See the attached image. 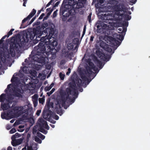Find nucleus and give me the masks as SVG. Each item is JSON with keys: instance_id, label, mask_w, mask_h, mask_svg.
Instances as JSON below:
<instances>
[{"instance_id": "f257e3e1", "label": "nucleus", "mask_w": 150, "mask_h": 150, "mask_svg": "<svg viewBox=\"0 0 150 150\" xmlns=\"http://www.w3.org/2000/svg\"><path fill=\"white\" fill-rule=\"evenodd\" d=\"M47 23H45L43 24L40 28H38L36 29L33 30V36L30 35V37L31 39H34L36 36V40L37 41H41L44 43L43 45H48L47 48L49 49L47 52H45L44 50H42L41 52L35 55L32 57L31 59H33V63L29 64V68L25 67L20 70L21 72L22 71L23 73L28 74L29 73L31 75V83L29 82V84H36L38 82V79L41 80H44L46 78V74L49 72V70H45L44 71L39 74L38 77L36 75V71L33 69L38 70L41 69L42 66L41 65L38 64L37 63L45 64L48 63V58L51 59H54L56 57L55 54H52V51H56L53 47L57 45V42L55 39L52 36L53 29L49 28L46 27H47Z\"/></svg>"}, {"instance_id": "f03ea898", "label": "nucleus", "mask_w": 150, "mask_h": 150, "mask_svg": "<svg viewBox=\"0 0 150 150\" xmlns=\"http://www.w3.org/2000/svg\"><path fill=\"white\" fill-rule=\"evenodd\" d=\"M87 85H69V87L67 88L65 90L61 89L59 91V95L57 98V103L59 108H61V105L62 106H64L67 100L68 99H70L69 95H71L73 96L71 102L74 103L75 99L78 96V91L82 92L83 90L82 87L85 88Z\"/></svg>"}, {"instance_id": "7ed1b4c3", "label": "nucleus", "mask_w": 150, "mask_h": 150, "mask_svg": "<svg viewBox=\"0 0 150 150\" xmlns=\"http://www.w3.org/2000/svg\"><path fill=\"white\" fill-rule=\"evenodd\" d=\"M120 6L115 5L113 7L114 11L113 12H110L108 13L107 15L105 17V18L109 20H117L120 19V17L123 16L122 13L124 11L120 10L119 9ZM123 16H122L123 17ZM97 28H98L97 31L98 32H101V30L103 29L112 30L114 27L117 26L114 23L110 21L102 22L98 21L96 24Z\"/></svg>"}, {"instance_id": "20e7f679", "label": "nucleus", "mask_w": 150, "mask_h": 150, "mask_svg": "<svg viewBox=\"0 0 150 150\" xmlns=\"http://www.w3.org/2000/svg\"><path fill=\"white\" fill-rule=\"evenodd\" d=\"M118 30L120 31H121L122 30V31L121 34H113V38L109 36H106L103 39V40L102 41L101 39L102 37H100L99 39L100 40L99 42L100 46L105 50L111 53H113V52L111 48L108 47V46L112 47L114 46H116L117 47L120 44L121 42L116 40V38L121 41H122L127 29L126 28H118Z\"/></svg>"}, {"instance_id": "39448f33", "label": "nucleus", "mask_w": 150, "mask_h": 150, "mask_svg": "<svg viewBox=\"0 0 150 150\" xmlns=\"http://www.w3.org/2000/svg\"><path fill=\"white\" fill-rule=\"evenodd\" d=\"M15 38H12L11 40V42L12 43L10 45L9 52L6 47L2 48L0 51V70L1 68L10 61V56L11 55L12 57H14L15 56V51L14 47H15V49L16 50L19 47H21V45L19 43L17 42H13L15 40Z\"/></svg>"}, {"instance_id": "423d86ee", "label": "nucleus", "mask_w": 150, "mask_h": 150, "mask_svg": "<svg viewBox=\"0 0 150 150\" xmlns=\"http://www.w3.org/2000/svg\"><path fill=\"white\" fill-rule=\"evenodd\" d=\"M87 65L85 74L81 75V79L74 81L72 84H88L95 77L96 75L95 73L98 71V69L94 66L93 64L90 59L88 61Z\"/></svg>"}, {"instance_id": "0eeeda50", "label": "nucleus", "mask_w": 150, "mask_h": 150, "mask_svg": "<svg viewBox=\"0 0 150 150\" xmlns=\"http://www.w3.org/2000/svg\"><path fill=\"white\" fill-rule=\"evenodd\" d=\"M30 85H27V86H30ZM31 85L32 87H34V86L36 87V85ZM19 86L21 87L27 86V85H8L7 88L5 90V91L6 92V91H8L7 89H8L9 91H12L13 92L16 93V96H18L19 94L18 93H17V92H19L20 91V89L18 88Z\"/></svg>"}, {"instance_id": "6e6552de", "label": "nucleus", "mask_w": 150, "mask_h": 150, "mask_svg": "<svg viewBox=\"0 0 150 150\" xmlns=\"http://www.w3.org/2000/svg\"><path fill=\"white\" fill-rule=\"evenodd\" d=\"M86 0H69V4L72 5L73 8H79L82 7L85 3Z\"/></svg>"}, {"instance_id": "1a4fd4ad", "label": "nucleus", "mask_w": 150, "mask_h": 150, "mask_svg": "<svg viewBox=\"0 0 150 150\" xmlns=\"http://www.w3.org/2000/svg\"><path fill=\"white\" fill-rule=\"evenodd\" d=\"M27 78L24 75L21 78L20 80H19L17 77H13L11 79V81L13 84H28L26 83L25 82L30 81V79Z\"/></svg>"}, {"instance_id": "9d476101", "label": "nucleus", "mask_w": 150, "mask_h": 150, "mask_svg": "<svg viewBox=\"0 0 150 150\" xmlns=\"http://www.w3.org/2000/svg\"><path fill=\"white\" fill-rule=\"evenodd\" d=\"M96 54L99 58L103 61H106L109 57V55L107 54H104L103 51L100 49L96 52Z\"/></svg>"}, {"instance_id": "9b49d317", "label": "nucleus", "mask_w": 150, "mask_h": 150, "mask_svg": "<svg viewBox=\"0 0 150 150\" xmlns=\"http://www.w3.org/2000/svg\"><path fill=\"white\" fill-rule=\"evenodd\" d=\"M23 106H15L12 109L14 113L16 115L19 116L23 113Z\"/></svg>"}, {"instance_id": "f8f14e48", "label": "nucleus", "mask_w": 150, "mask_h": 150, "mask_svg": "<svg viewBox=\"0 0 150 150\" xmlns=\"http://www.w3.org/2000/svg\"><path fill=\"white\" fill-rule=\"evenodd\" d=\"M11 98L9 97L8 100H7V102L8 103H4V104L1 103V108L3 110H5L10 108V107L9 105L10 104H11L12 102V101H11Z\"/></svg>"}, {"instance_id": "ddd939ff", "label": "nucleus", "mask_w": 150, "mask_h": 150, "mask_svg": "<svg viewBox=\"0 0 150 150\" xmlns=\"http://www.w3.org/2000/svg\"><path fill=\"white\" fill-rule=\"evenodd\" d=\"M38 121L40 122L39 124V127H43L45 128L47 130L49 129V127L48 126L47 121L42 118L39 119Z\"/></svg>"}, {"instance_id": "4468645a", "label": "nucleus", "mask_w": 150, "mask_h": 150, "mask_svg": "<svg viewBox=\"0 0 150 150\" xmlns=\"http://www.w3.org/2000/svg\"><path fill=\"white\" fill-rule=\"evenodd\" d=\"M22 142V140L21 139H18L11 141V144L13 146H16L21 144Z\"/></svg>"}, {"instance_id": "2eb2a0df", "label": "nucleus", "mask_w": 150, "mask_h": 150, "mask_svg": "<svg viewBox=\"0 0 150 150\" xmlns=\"http://www.w3.org/2000/svg\"><path fill=\"white\" fill-rule=\"evenodd\" d=\"M61 106H62V105ZM58 106L59 109H56V112L57 114L61 116L63 114V111L62 109H61V108H59V104L57 103V107Z\"/></svg>"}, {"instance_id": "dca6fc26", "label": "nucleus", "mask_w": 150, "mask_h": 150, "mask_svg": "<svg viewBox=\"0 0 150 150\" xmlns=\"http://www.w3.org/2000/svg\"><path fill=\"white\" fill-rule=\"evenodd\" d=\"M6 94L4 93L2 94L0 96V102L3 103L6 100Z\"/></svg>"}, {"instance_id": "f3484780", "label": "nucleus", "mask_w": 150, "mask_h": 150, "mask_svg": "<svg viewBox=\"0 0 150 150\" xmlns=\"http://www.w3.org/2000/svg\"><path fill=\"white\" fill-rule=\"evenodd\" d=\"M36 135L37 137L40 138L42 140H43L45 138V136L39 132L37 133Z\"/></svg>"}, {"instance_id": "a211bd4d", "label": "nucleus", "mask_w": 150, "mask_h": 150, "mask_svg": "<svg viewBox=\"0 0 150 150\" xmlns=\"http://www.w3.org/2000/svg\"><path fill=\"white\" fill-rule=\"evenodd\" d=\"M36 12V11L34 9H33L30 14L27 16L28 18L29 19H30L35 14Z\"/></svg>"}, {"instance_id": "6ab92c4d", "label": "nucleus", "mask_w": 150, "mask_h": 150, "mask_svg": "<svg viewBox=\"0 0 150 150\" xmlns=\"http://www.w3.org/2000/svg\"><path fill=\"white\" fill-rule=\"evenodd\" d=\"M43 116L45 118L49 119L50 117V115L48 113L46 112H43Z\"/></svg>"}, {"instance_id": "aec40b11", "label": "nucleus", "mask_w": 150, "mask_h": 150, "mask_svg": "<svg viewBox=\"0 0 150 150\" xmlns=\"http://www.w3.org/2000/svg\"><path fill=\"white\" fill-rule=\"evenodd\" d=\"M38 130L39 131L45 134H47V131L43 127H39Z\"/></svg>"}, {"instance_id": "412c9836", "label": "nucleus", "mask_w": 150, "mask_h": 150, "mask_svg": "<svg viewBox=\"0 0 150 150\" xmlns=\"http://www.w3.org/2000/svg\"><path fill=\"white\" fill-rule=\"evenodd\" d=\"M8 115V113H1V117L2 119H7L6 117V116H7Z\"/></svg>"}, {"instance_id": "4be33fe9", "label": "nucleus", "mask_w": 150, "mask_h": 150, "mask_svg": "<svg viewBox=\"0 0 150 150\" xmlns=\"http://www.w3.org/2000/svg\"><path fill=\"white\" fill-rule=\"evenodd\" d=\"M35 141L39 144H41L42 143V140L40 139L38 137L35 136L34 138Z\"/></svg>"}, {"instance_id": "5701e85b", "label": "nucleus", "mask_w": 150, "mask_h": 150, "mask_svg": "<svg viewBox=\"0 0 150 150\" xmlns=\"http://www.w3.org/2000/svg\"><path fill=\"white\" fill-rule=\"evenodd\" d=\"M53 105L54 103L53 102H50V101L48 103H47V107L49 109H50V108H53Z\"/></svg>"}, {"instance_id": "b1692460", "label": "nucleus", "mask_w": 150, "mask_h": 150, "mask_svg": "<svg viewBox=\"0 0 150 150\" xmlns=\"http://www.w3.org/2000/svg\"><path fill=\"white\" fill-rule=\"evenodd\" d=\"M45 98L43 97L42 98H39V101L40 104H43L45 102Z\"/></svg>"}, {"instance_id": "393cba45", "label": "nucleus", "mask_w": 150, "mask_h": 150, "mask_svg": "<svg viewBox=\"0 0 150 150\" xmlns=\"http://www.w3.org/2000/svg\"><path fill=\"white\" fill-rule=\"evenodd\" d=\"M38 96L37 94H34L33 96L32 97V98L33 99V100H38Z\"/></svg>"}, {"instance_id": "a878e982", "label": "nucleus", "mask_w": 150, "mask_h": 150, "mask_svg": "<svg viewBox=\"0 0 150 150\" xmlns=\"http://www.w3.org/2000/svg\"><path fill=\"white\" fill-rule=\"evenodd\" d=\"M96 62L97 63L98 66L99 67V68L101 69L102 68V67H101L102 64V62H101L100 61H99L98 60H97L96 61Z\"/></svg>"}, {"instance_id": "bb28decb", "label": "nucleus", "mask_w": 150, "mask_h": 150, "mask_svg": "<svg viewBox=\"0 0 150 150\" xmlns=\"http://www.w3.org/2000/svg\"><path fill=\"white\" fill-rule=\"evenodd\" d=\"M59 76L61 79L62 80H63L64 79L65 76L64 74H63L62 73L60 72L59 74Z\"/></svg>"}, {"instance_id": "cd10ccee", "label": "nucleus", "mask_w": 150, "mask_h": 150, "mask_svg": "<svg viewBox=\"0 0 150 150\" xmlns=\"http://www.w3.org/2000/svg\"><path fill=\"white\" fill-rule=\"evenodd\" d=\"M55 89L54 88H53L52 90L49 92L47 93V94L48 96H50L55 91Z\"/></svg>"}, {"instance_id": "c85d7f7f", "label": "nucleus", "mask_w": 150, "mask_h": 150, "mask_svg": "<svg viewBox=\"0 0 150 150\" xmlns=\"http://www.w3.org/2000/svg\"><path fill=\"white\" fill-rule=\"evenodd\" d=\"M54 85H50L49 86L45 87V89L46 91H49L53 87Z\"/></svg>"}, {"instance_id": "c756f323", "label": "nucleus", "mask_w": 150, "mask_h": 150, "mask_svg": "<svg viewBox=\"0 0 150 150\" xmlns=\"http://www.w3.org/2000/svg\"><path fill=\"white\" fill-rule=\"evenodd\" d=\"M26 146H27V150H34L32 146H28V143H26Z\"/></svg>"}, {"instance_id": "7c9ffc66", "label": "nucleus", "mask_w": 150, "mask_h": 150, "mask_svg": "<svg viewBox=\"0 0 150 150\" xmlns=\"http://www.w3.org/2000/svg\"><path fill=\"white\" fill-rule=\"evenodd\" d=\"M73 47V45L72 43H70L68 44L67 46V47L68 50H70Z\"/></svg>"}, {"instance_id": "2f4dec72", "label": "nucleus", "mask_w": 150, "mask_h": 150, "mask_svg": "<svg viewBox=\"0 0 150 150\" xmlns=\"http://www.w3.org/2000/svg\"><path fill=\"white\" fill-rule=\"evenodd\" d=\"M14 30V29H12L8 33L7 37H8L10 35L12 34V32Z\"/></svg>"}, {"instance_id": "473e14b6", "label": "nucleus", "mask_w": 150, "mask_h": 150, "mask_svg": "<svg viewBox=\"0 0 150 150\" xmlns=\"http://www.w3.org/2000/svg\"><path fill=\"white\" fill-rule=\"evenodd\" d=\"M16 131V130L15 128H13L9 132L10 134H12L15 132Z\"/></svg>"}, {"instance_id": "72a5a7b5", "label": "nucleus", "mask_w": 150, "mask_h": 150, "mask_svg": "<svg viewBox=\"0 0 150 150\" xmlns=\"http://www.w3.org/2000/svg\"><path fill=\"white\" fill-rule=\"evenodd\" d=\"M38 144L36 143L33 145V149L34 150H37L38 149Z\"/></svg>"}, {"instance_id": "f704fd0d", "label": "nucleus", "mask_w": 150, "mask_h": 150, "mask_svg": "<svg viewBox=\"0 0 150 150\" xmlns=\"http://www.w3.org/2000/svg\"><path fill=\"white\" fill-rule=\"evenodd\" d=\"M33 103L34 104V107H36L38 104V100H33Z\"/></svg>"}, {"instance_id": "c9c22d12", "label": "nucleus", "mask_w": 150, "mask_h": 150, "mask_svg": "<svg viewBox=\"0 0 150 150\" xmlns=\"http://www.w3.org/2000/svg\"><path fill=\"white\" fill-rule=\"evenodd\" d=\"M30 137V135L29 134H28L27 136V142L28 143V142L29 141V138Z\"/></svg>"}, {"instance_id": "e433bc0d", "label": "nucleus", "mask_w": 150, "mask_h": 150, "mask_svg": "<svg viewBox=\"0 0 150 150\" xmlns=\"http://www.w3.org/2000/svg\"><path fill=\"white\" fill-rule=\"evenodd\" d=\"M20 123L19 121H16L13 124V126L15 127L16 125H18Z\"/></svg>"}, {"instance_id": "4c0bfd02", "label": "nucleus", "mask_w": 150, "mask_h": 150, "mask_svg": "<svg viewBox=\"0 0 150 150\" xmlns=\"http://www.w3.org/2000/svg\"><path fill=\"white\" fill-rule=\"evenodd\" d=\"M131 18V16H125V19L127 20H129Z\"/></svg>"}, {"instance_id": "58836bf2", "label": "nucleus", "mask_w": 150, "mask_h": 150, "mask_svg": "<svg viewBox=\"0 0 150 150\" xmlns=\"http://www.w3.org/2000/svg\"><path fill=\"white\" fill-rule=\"evenodd\" d=\"M16 138L17 137L14 134L12 135L11 137L12 141H13V140H16Z\"/></svg>"}, {"instance_id": "ea45409f", "label": "nucleus", "mask_w": 150, "mask_h": 150, "mask_svg": "<svg viewBox=\"0 0 150 150\" xmlns=\"http://www.w3.org/2000/svg\"><path fill=\"white\" fill-rule=\"evenodd\" d=\"M16 138L17 137L14 134L12 135L11 137L12 141H13V140H16Z\"/></svg>"}, {"instance_id": "a19ab883", "label": "nucleus", "mask_w": 150, "mask_h": 150, "mask_svg": "<svg viewBox=\"0 0 150 150\" xmlns=\"http://www.w3.org/2000/svg\"><path fill=\"white\" fill-rule=\"evenodd\" d=\"M41 110H38L37 111V112L36 113V115H38V116H39L40 115V113H41Z\"/></svg>"}, {"instance_id": "79ce46f5", "label": "nucleus", "mask_w": 150, "mask_h": 150, "mask_svg": "<svg viewBox=\"0 0 150 150\" xmlns=\"http://www.w3.org/2000/svg\"><path fill=\"white\" fill-rule=\"evenodd\" d=\"M51 68V65L50 64H48L46 65V68L48 70H49Z\"/></svg>"}, {"instance_id": "37998d69", "label": "nucleus", "mask_w": 150, "mask_h": 150, "mask_svg": "<svg viewBox=\"0 0 150 150\" xmlns=\"http://www.w3.org/2000/svg\"><path fill=\"white\" fill-rule=\"evenodd\" d=\"M57 15V11H56L53 13V18L55 17Z\"/></svg>"}, {"instance_id": "c03bdc74", "label": "nucleus", "mask_w": 150, "mask_h": 150, "mask_svg": "<svg viewBox=\"0 0 150 150\" xmlns=\"http://www.w3.org/2000/svg\"><path fill=\"white\" fill-rule=\"evenodd\" d=\"M71 72V69L68 68V71L67 72L66 74L67 75H69Z\"/></svg>"}, {"instance_id": "a18cd8bd", "label": "nucleus", "mask_w": 150, "mask_h": 150, "mask_svg": "<svg viewBox=\"0 0 150 150\" xmlns=\"http://www.w3.org/2000/svg\"><path fill=\"white\" fill-rule=\"evenodd\" d=\"M15 136L17 138L19 137H21L20 135L18 133H16L15 134Z\"/></svg>"}, {"instance_id": "49530a36", "label": "nucleus", "mask_w": 150, "mask_h": 150, "mask_svg": "<svg viewBox=\"0 0 150 150\" xmlns=\"http://www.w3.org/2000/svg\"><path fill=\"white\" fill-rule=\"evenodd\" d=\"M54 118L56 120H58L59 119V117L57 115H55L54 116Z\"/></svg>"}, {"instance_id": "de8ad7c7", "label": "nucleus", "mask_w": 150, "mask_h": 150, "mask_svg": "<svg viewBox=\"0 0 150 150\" xmlns=\"http://www.w3.org/2000/svg\"><path fill=\"white\" fill-rule=\"evenodd\" d=\"M45 16V14L44 13H42L41 14V15L39 17V19H41L43 17Z\"/></svg>"}, {"instance_id": "09e8293b", "label": "nucleus", "mask_w": 150, "mask_h": 150, "mask_svg": "<svg viewBox=\"0 0 150 150\" xmlns=\"http://www.w3.org/2000/svg\"><path fill=\"white\" fill-rule=\"evenodd\" d=\"M29 19L28 18V17L26 18H24L22 21V23H23L25 22L28 19Z\"/></svg>"}, {"instance_id": "8fccbe9b", "label": "nucleus", "mask_w": 150, "mask_h": 150, "mask_svg": "<svg viewBox=\"0 0 150 150\" xmlns=\"http://www.w3.org/2000/svg\"><path fill=\"white\" fill-rule=\"evenodd\" d=\"M52 12H49L47 14V16L46 17H45V19H47L48 17L51 14Z\"/></svg>"}, {"instance_id": "3c124183", "label": "nucleus", "mask_w": 150, "mask_h": 150, "mask_svg": "<svg viewBox=\"0 0 150 150\" xmlns=\"http://www.w3.org/2000/svg\"><path fill=\"white\" fill-rule=\"evenodd\" d=\"M74 42L75 41L76 42L75 43L77 44V43H78L79 42V40L77 38H75V39H74Z\"/></svg>"}, {"instance_id": "603ef678", "label": "nucleus", "mask_w": 150, "mask_h": 150, "mask_svg": "<svg viewBox=\"0 0 150 150\" xmlns=\"http://www.w3.org/2000/svg\"><path fill=\"white\" fill-rule=\"evenodd\" d=\"M7 150H12V147L10 146H8L7 148Z\"/></svg>"}, {"instance_id": "864d4df0", "label": "nucleus", "mask_w": 150, "mask_h": 150, "mask_svg": "<svg viewBox=\"0 0 150 150\" xmlns=\"http://www.w3.org/2000/svg\"><path fill=\"white\" fill-rule=\"evenodd\" d=\"M24 130V129H18V132H23Z\"/></svg>"}, {"instance_id": "5fc2aeb1", "label": "nucleus", "mask_w": 150, "mask_h": 150, "mask_svg": "<svg viewBox=\"0 0 150 150\" xmlns=\"http://www.w3.org/2000/svg\"><path fill=\"white\" fill-rule=\"evenodd\" d=\"M24 127V126L22 125H20L18 127V128L20 129H21V128H23Z\"/></svg>"}, {"instance_id": "6e6d98bb", "label": "nucleus", "mask_w": 150, "mask_h": 150, "mask_svg": "<svg viewBox=\"0 0 150 150\" xmlns=\"http://www.w3.org/2000/svg\"><path fill=\"white\" fill-rule=\"evenodd\" d=\"M11 127L9 125H7L6 126V128L7 129L9 130L11 128Z\"/></svg>"}, {"instance_id": "4d7b16f0", "label": "nucleus", "mask_w": 150, "mask_h": 150, "mask_svg": "<svg viewBox=\"0 0 150 150\" xmlns=\"http://www.w3.org/2000/svg\"><path fill=\"white\" fill-rule=\"evenodd\" d=\"M26 0H23L24 3H23V6H25V4H26Z\"/></svg>"}, {"instance_id": "13d9d810", "label": "nucleus", "mask_w": 150, "mask_h": 150, "mask_svg": "<svg viewBox=\"0 0 150 150\" xmlns=\"http://www.w3.org/2000/svg\"><path fill=\"white\" fill-rule=\"evenodd\" d=\"M91 14H89V15L88 16V19H89V22H90V19L91 17Z\"/></svg>"}, {"instance_id": "bf43d9fd", "label": "nucleus", "mask_w": 150, "mask_h": 150, "mask_svg": "<svg viewBox=\"0 0 150 150\" xmlns=\"http://www.w3.org/2000/svg\"><path fill=\"white\" fill-rule=\"evenodd\" d=\"M51 122L53 124H54L55 123L56 121L52 120L51 121Z\"/></svg>"}, {"instance_id": "052dcab7", "label": "nucleus", "mask_w": 150, "mask_h": 150, "mask_svg": "<svg viewBox=\"0 0 150 150\" xmlns=\"http://www.w3.org/2000/svg\"><path fill=\"white\" fill-rule=\"evenodd\" d=\"M94 37L93 36H91V38H90V40L91 41H93V38H94Z\"/></svg>"}, {"instance_id": "680f3d73", "label": "nucleus", "mask_w": 150, "mask_h": 150, "mask_svg": "<svg viewBox=\"0 0 150 150\" xmlns=\"http://www.w3.org/2000/svg\"><path fill=\"white\" fill-rule=\"evenodd\" d=\"M15 120L13 119H12V120H11L10 121V122L11 123H13L14 122Z\"/></svg>"}, {"instance_id": "e2e57ef3", "label": "nucleus", "mask_w": 150, "mask_h": 150, "mask_svg": "<svg viewBox=\"0 0 150 150\" xmlns=\"http://www.w3.org/2000/svg\"><path fill=\"white\" fill-rule=\"evenodd\" d=\"M26 147V145H25V147L24 148H23L22 149V150H27Z\"/></svg>"}, {"instance_id": "0e129e2a", "label": "nucleus", "mask_w": 150, "mask_h": 150, "mask_svg": "<svg viewBox=\"0 0 150 150\" xmlns=\"http://www.w3.org/2000/svg\"><path fill=\"white\" fill-rule=\"evenodd\" d=\"M59 4V2H57L55 4V6H57Z\"/></svg>"}, {"instance_id": "69168bd1", "label": "nucleus", "mask_w": 150, "mask_h": 150, "mask_svg": "<svg viewBox=\"0 0 150 150\" xmlns=\"http://www.w3.org/2000/svg\"><path fill=\"white\" fill-rule=\"evenodd\" d=\"M50 125L53 128H54L55 127L54 125H53L50 124Z\"/></svg>"}, {"instance_id": "338daca9", "label": "nucleus", "mask_w": 150, "mask_h": 150, "mask_svg": "<svg viewBox=\"0 0 150 150\" xmlns=\"http://www.w3.org/2000/svg\"><path fill=\"white\" fill-rule=\"evenodd\" d=\"M35 18H33L31 20V23H32L35 20Z\"/></svg>"}, {"instance_id": "774afa93", "label": "nucleus", "mask_w": 150, "mask_h": 150, "mask_svg": "<svg viewBox=\"0 0 150 150\" xmlns=\"http://www.w3.org/2000/svg\"><path fill=\"white\" fill-rule=\"evenodd\" d=\"M50 3H51V1H50V2H49L47 5V7L49 5H50Z\"/></svg>"}]
</instances>
